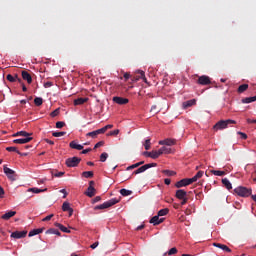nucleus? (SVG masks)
<instances>
[{"label": "nucleus", "mask_w": 256, "mask_h": 256, "mask_svg": "<svg viewBox=\"0 0 256 256\" xmlns=\"http://www.w3.org/2000/svg\"><path fill=\"white\" fill-rule=\"evenodd\" d=\"M229 125H237V121L227 119V120H219L213 127V131H222V129H227Z\"/></svg>", "instance_id": "1"}, {"label": "nucleus", "mask_w": 256, "mask_h": 256, "mask_svg": "<svg viewBox=\"0 0 256 256\" xmlns=\"http://www.w3.org/2000/svg\"><path fill=\"white\" fill-rule=\"evenodd\" d=\"M234 193L238 197L247 198V197H251V195H253V189L247 188L245 186H238L234 189Z\"/></svg>", "instance_id": "2"}, {"label": "nucleus", "mask_w": 256, "mask_h": 256, "mask_svg": "<svg viewBox=\"0 0 256 256\" xmlns=\"http://www.w3.org/2000/svg\"><path fill=\"white\" fill-rule=\"evenodd\" d=\"M119 201H121V199L112 198V199L104 202L103 204L95 206L94 209H95V211H99L101 209H109V207H113V205H117V203H119Z\"/></svg>", "instance_id": "3"}, {"label": "nucleus", "mask_w": 256, "mask_h": 256, "mask_svg": "<svg viewBox=\"0 0 256 256\" xmlns=\"http://www.w3.org/2000/svg\"><path fill=\"white\" fill-rule=\"evenodd\" d=\"M79 163H81V158H79L77 156L66 159V166L67 167H78Z\"/></svg>", "instance_id": "4"}, {"label": "nucleus", "mask_w": 256, "mask_h": 256, "mask_svg": "<svg viewBox=\"0 0 256 256\" xmlns=\"http://www.w3.org/2000/svg\"><path fill=\"white\" fill-rule=\"evenodd\" d=\"M151 167H157V163L145 164V165L139 167L138 169H136L133 172V175H139V173H145V171H147V169H151Z\"/></svg>", "instance_id": "5"}, {"label": "nucleus", "mask_w": 256, "mask_h": 256, "mask_svg": "<svg viewBox=\"0 0 256 256\" xmlns=\"http://www.w3.org/2000/svg\"><path fill=\"white\" fill-rule=\"evenodd\" d=\"M192 183H193L192 178H183V179L179 180L178 182H176L175 187L177 189H181V187H187V185H191Z\"/></svg>", "instance_id": "6"}, {"label": "nucleus", "mask_w": 256, "mask_h": 256, "mask_svg": "<svg viewBox=\"0 0 256 256\" xmlns=\"http://www.w3.org/2000/svg\"><path fill=\"white\" fill-rule=\"evenodd\" d=\"M3 171L10 181H15V171L4 165Z\"/></svg>", "instance_id": "7"}, {"label": "nucleus", "mask_w": 256, "mask_h": 256, "mask_svg": "<svg viewBox=\"0 0 256 256\" xmlns=\"http://www.w3.org/2000/svg\"><path fill=\"white\" fill-rule=\"evenodd\" d=\"M198 85H211V78L209 76L202 75L197 80Z\"/></svg>", "instance_id": "8"}, {"label": "nucleus", "mask_w": 256, "mask_h": 256, "mask_svg": "<svg viewBox=\"0 0 256 256\" xmlns=\"http://www.w3.org/2000/svg\"><path fill=\"white\" fill-rule=\"evenodd\" d=\"M159 145H167L168 147H171L173 145H177V140L173 138H167L164 140H160Z\"/></svg>", "instance_id": "9"}, {"label": "nucleus", "mask_w": 256, "mask_h": 256, "mask_svg": "<svg viewBox=\"0 0 256 256\" xmlns=\"http://www.w3.org/2000/svg\"><path fill=\"white\" fill-rule=\"evenodd\" d=\"M11 237L13 239H23L27 237V231H15L11 233Z\"/></svg>", "instance_id": "10"}, {"label": "nucleus", "mask_w": 256, "mask_h": 256, "mask_svg": "<svg viewBox=\"0 0 256 256\" xmlns=\"http://www.w3.org/2000/svg\"><path fill=\"white\" fill-rule=\"evenodd\" d=\"M112 101L114 103H117V105H127V103H129V99L123 98V97H119V96H114Z\"/></svg>", "instance_id": "11"}, {"label": "nucleus", "mask_w": 256, "mask_h": 256, "mask_svg": "<svg viewBox=\"0 0 256 256\" xmlns=\"http://www.w3.org/2000/svg\"><path fill=\"white\" fill-rule=\"evenodd\" d=\"M159 214H157L156 216H153L149 223H151L152 225L154 226H157V225H161V223H163V221H165V218H159Z\"/></svg>", "instance_id": "12"}, {"label": "nucleus", "mask_w": 256, "mask_h": 256, "mask_svg": "<svg viewBox=\"0 0 256 256\" xmlns=\"http://www.w3.org/2000/svg\"><path fill=\"white\" fill-rule=\"evenodd\" d=\"M62 211L68 212L69 217L73 216V208L71 207V204L69 202H64L62 204Z\"/></svg>", "instance_id": "13"}, {"label": "nucleus", "mask_w": 256, "mask_h": 256, "mask_svg": "<svg viewBox=\"0 0 256 256\" xmlns=\"http://www.w3.org/2000/svg\"><path fill=\"white\" fill-rule=\"evenodd\" d=\"M21 75H22V79L24 81H27L28 85H31V83H33V77L31 76V74L25 70H23L21 72Z\"/></svg>", "instance_id": "14"}, {"label": "nucleus", "mask_w": 256, "mask_h": 256, "mask_svg": "<svg viewBox=\"0 0 256 256\" xmlns=\"http://www.w3.org/2000/svg\"><path fill=\"white\" fill-rule=\"evenodd\" d=\"M30 141H33V137L15 139L13 140V143H16L18 145H25V143H29Z\"/></svg>", "instance_id": "15"}, {"label": "nucleus", "mask_w": 256, "mask_h": 256, "mask_svg": "<svg viewBox=\"0 0 256 256\" xmlns=\"http://www.w3.org/2000/svg\"><path fill=\"white\" fill-rule=\"evenodd\" d=\"M95 193H97V189H95V187L89 186L87 191L84 192V195L91 198L95 197Z\"/></svg>", "instance_id": "16"}, {"label": "nucleus", "mask_w": 256, "mask_h": 256, "mask_svg": "<svg viewBox=\"0 0 256 256\" xmlns=\"http://www.w3.org/2000/svg\"><path fill=\"white\" fill-rule=\"evenodd\" d=\"M176 199H185L187 197V191L183 190V189H179L176 191L175 194Z\"/></svg>", "instance_id": "17"}, {"label": "nucleus", "mask_w": 256, "mask_h": 256, "mask_svg": "<svg viewBox=\"0 0 256 256\" xmlns=\"http://www.w3.org/2000/svg\"><path fill=\"white\" fill-rule=\"evenodd\" d=\"M43 231H45V227L33 229L29 232L28 237H35V235H40Z\"/></svg>", "instance_id": "18"}, {"label": "nucleus", "mask_w": 256, "mask_h": 256, "mask_svg": "<svg viewBox=\"0 0 256 256\" xmlns=\"http://www.w3.org/2000/svg\"><path fill=\"white\" fill-rule=\"evenodd\" d=\"M70 149H76L77 151H82L83 145L77 144V141L73 140L69 143Z\"/></svg>", "instance_id": "19"}, {"label": "nucleus", "mask_w": 256, "mask_h": 256, "mask_svg": "<svg viewBox=\"0 0 256 256\" xmlns=\"http://www.w3.org/2000/svg\"><path fill=\"white\" fill-rule=\"evenodd\" d=\"M15 215H17L16 211H9L2 215L1 219H4V221H9V219H11V217H15Z\"/></svg>", "instance_id": "20"}, {"label": "nucleus", "mask_w": 256, "mask_h": 256, "mask_svg": "<svg viewBox=\"0 0 256 256\" xmlns=\"http://www.w3.org/2000/svg\"><path fill=\"white\" fill-rule=\"evenodd\" d=\"M54 227H57L58 229H60L62 233H71V230H69L67 227H65L63 224L59 222H55Z\"/></svg>", "instance_id": "21"}, {"label": "nucleus", "mask_w": 256, "mask_h": 256, "mask_svg": "<svg viewBox=\"0 0 256 256\" xmlns=\"http://www.w3.org/2000/svg\"><path fill=\"white\" fill-rule=\"evenodd\" d=\"M197 104V100L196 99H191V100H188L186 102L183 103V107L184 109H187L189 107H193V105H196Z\"/></svg>", "instance_id": "22"}, {"label": "nucleus", "mask_w": 256, "mask_h": 256, "mask_svg": "<svg viewBox=\"0 0 256 256\" xmlns=\"http://www.w3.org/2000/svg\"><path fill=\"white\" fill-rule=\"evenodd\" d=\"M46 234L47 235H57V237H61V232L55 228H49L47 231H46Z\"/></svg>", "instance_id": "23"}, {"label": "nucleus", "mask_w": 256, "mask_h": 256, "mask_svg": "<svg viewBox=\"0 0 256 256\" xmlns=\"http://www.w3.org/2000/svg\"><path fill=\"white\" fill-rule=\"evenodd\" d=\"M222 184L224 185V187H226V189H228V191H231V189H233V185L227 178L222 179Z\"/></svg>", "instance_id": "24"}, {"label": "nucleus", "mask_w": 256, "mask_h": 256, "mask_svg": "<svg viewBox=\"0 0 256 256\" xmlns=\"http://www.w3.org/2000/svg\"><path fill=\"white\" fill-rule=\"evenodd\" d=\"M89 101V98H77L74 100V105H83L84 103H87Z\"/></svg>", "instance_id": "25"}, {"label": "nucleus", "mask_w": 256, "mask_h": 256, "mask_svg": "<svg viewBox=\"0 0 256 256\" xmlns=\"http://www.w3.org/2000/svg\"><path fill=\"white\" fill-rule=\"evenodd\" d=\"M94 172L93 171H84L82 172V177H84L85 179H93L94 177Z\"/></svg>", "instance_id": "26"}, {"label": "nucleus", "mask_w": 256, "mask_h": 256, "mask_svg": "<svg viewBox=\"0 0 256 256\" xmlns=\"http://www.w3.org/2000/svg\"><path fill=\"white\" fill-rule=\"evenodd\" d=\"M210 173L212 175H216V177H223V175H227L225 171H221V170H210Z\"/></svg>", "instance_id": "27"}, {"label": "nucleus", "mask_w": 256, "mask_h": 256, "mask_svg": "<svg viewBox=\"0 0 256 256\" xmlns=\"http://www.w3.org/2000/svg\"><path fill=\"white\" fill-rule=\"evenodd\" d=\"M144 164H145V161H140V162H137L136 164H132L128 166L126 169L127 171H131V169H137V167H141V165H144Z\"/></svg>", "instance_id": "28"}, {"label": "nucleus", "mask_w": 256, "mask_h": 256, "mask_svg": "<svg viewBox=\"0 0 256 256\" xmlns=\"http://www.w3.org/2000/svg\"><path fill=\"white\" fill-rule=\"evenodd\" d=\"M247 89H249V84H242L238 87L237 93H239V94L245 93V91H247Z\"/></svg>", "instance_id": "29"}, {"label": "nucleus", "mask_w": 256, "mask_h": 256, "mask_svg": "<svg viewBox=\"0 0 256 256\" xmlns=\"http://www.w3.org/2000/svg\"><path fill=\"white\" fill-rule=\"evenodd\" d=\"M162 152L164 155H171V153H175V150L167 147V146H162Z\"/></svg>", "instance_id": "30"}, {"label": "nucleus", "mask_w": 256, "mask_h": 256, "mask_svg": "<svg viewBox=\"0 0 256 256\" xmlns=\"http://www.w3.org/2000/svg\"><path fill=\"white\" fill-rule=\"evenodd\" d=\"M29 135H32V134H29V132L22 130V131H19V132L13 134V137H19V136H21V137H29Z\"/></svg>", "instance_id": "31"}, {"label": "nucleus", "mask_w": 256, "mask_h": 256, "mask_svg": "<svg viewBox=\"0 0 256 256\" xmlns=\"http://www.w3.org/2000/svg\"><path fill=\"white\" fill-rule=\"evenodd\" d=\"M132 193H133V191L127 190L125 188H122L120 190V194L122 195V197H129V195H131Z\"/></svg>", "instance_id": "32"}, {"label": "nucleus", "mask_w": 256, "mask_h": 256, "mask_svg": "<svg viewBox=\"0 0 256 256\" xmlns=\"http://www.w3.org/2000/svg\"><path fill=\"white\" fill-rule=\"evenodd\" d=\"M165 215H169V208H164L158 211V217H165Z\"/></svg>", "instance_id": "33"}, {"label": "nucleus", "mask_w": 256, "mask_h": 256, "mask_svg": "<svg viewBox=\"0 0 256 256\" xmlns=\"http://www.w3.org/2000/svg\"><path fill=\"white\" fill-rule=\"evenodd\" d=\"M242 103H253L256 101V96L243 98Z\"/></svg>", "instance_id": "34"}, {"label": "nucleus", "mask_w": 256, "mask_h": 256, "mask_svg": "<svg viewBox=\"0 0 256 256\" xmlns=\"http://www.w3.org/2000/svg\"><path fill=\"white\" fill-rule=\"evenodd\" d=\"M162 173L164 175H167L168 177H173V176L177 175V172H175L173 170H162Z\"/></svg>", "instance_id": "35"}, {"label": "nucleus", "mask_w": 256, "mask_h": 256, "mask_svg": "<svg viewBox=\"0 0 256 256\" xmlns=\"http://www.w3.org/2000/svg\"><path fill=\"white\" fill-rule=\"evenodd\" d=\"M203 171H198L197 172V174L194 176V177H192L191 179H192V181H193V183H195L198 179H201V177H203Z\"/></svg>", "instance_id": "36"}, {"label": "nucleus", "mask_w": 256, "mask_h": 256, "mask_svg": "<svg viewBox=\"0 0 256 256\" xmlns=\"http://www.w3.org/2000/svg\"><path fill=\"white\" fill-rule=\"evenodd\" d=\"M34 105H36V107H41V105H43V98L41 97H36L34 99Z\"/></svg>", "instance_id": "37"}, {"label": "nucleus", "mask_w": 256, "mask_h": 256, "mask_svg": "<svg viewBox=\"0 0 256 256\" xmlns=\"http://www.w3.org/2000/svg\"><path fill=\"white\" fill-rule=\"evenodd\" d=\"M137 73H139L140 79H142L144 83H147V77H145V71H143V70H138Z\"/></svg>", "instance_id": "38"}, {"label": "nucleus", "mask_w": 256, "mask_h": 256, "mask_svg": "<svg viewBox=\"0 0 256 256\" xmlns=\"http://www.w3.org/2000/svg\"><path fill=\"white\" fill-rule=\"evenodd\" d=\"M29 191H31L32 193H45V191H47V188L45 189L30 188Z\"/></svg>", "instance_id": "39"}, {"label": "nucleus", "mask_w": 256, "mask_h": 256, "mask_svg": "<svg viewBox=\"0 0 256 256\" xmlns=\"http://www.w3.org/2000/svg\"><path fill=\"white\" fill-rule=\"evenodd\" d=\"M6 151H8L9 153H19V149H17V147L15 146L6 147Z\"/></svg>", "instance_id": "40"}, {"label": "nucleus", "mask_w": 256, "mask_h": 256, "mask_svg": "<svg viewBox=\"0 0 256 256\" xmlns=\"http://www.w3.org/2000/svg\"><path fill=\"white\" fill-rule=\"evenodd\" d=\"M119 133H120V130H119V129H116V130L110 131V132L107 134V137H116V135H118Z\"/></svg>", "instance_id": "41"}, {"label": "nucleus", "mask_w": 256, "mask_h": 256, "mask_svg": "<svg viewBox=\"0 0 256 256\" xmlns=\"http://www.w3.org/2000/svg\"><path fill=\"white\" fill-rule=\"evenodd\" d=\"M107 157H109V154H107V152H103V153L100 155V161H101V163H105V161H107Z\"/></svg>", "instance_id": "42"}, {"label": "nucleus", "mask_w": 256, "mask_h": 256, "mask_svg": "<svg viewBox=\"0 0 256 256\" xmlns=\"http://www.w3.org/2000/svg\"><path fill=\"white\" fill-rule=\"evenodd\" d=\"M144 147L146 151H149V149H151V139L145 140Z\"/></svg>", "instance_id": "43"}, {"label": "nucleus", "mask_w": 256, "mask_h": 256, "mask_svg": "<svg viewBox=\"0 0 256 256\" xmlns=\"http://www.w3.org/2000/svg\"><path fill=\"white\" fill-rule=\"evenodd\" d=\"M86 137H91L92 139H97V132H95V130L92 132H88L86 134Z\"/></svg>", "instance_id": "44"}, {"label": "nucleus", "mask_w": 256, "mask_h": 256, "mask_svg": "<svg viewBox=\"0 0 256 256\" xmlns=\"http://www.w3.org/2000/svg\"><path fill=\"white\" fill-rule=\"evenodd\" d=\"M150 159H159V156L157 154V150H152L151 151Z\"/></svg>", "instance_id": "45"}, {"label": "nucleus", "mask_w": 256, "mask_h": 256, "mask_svg": "<svg viewBox=\"0 0 256 256\" xmlns=\"http://www.w3.org/2000/svg\"><path fill=\"white\" fill-rule=\"evenodd\" d=\"M59 113H60V109L57 108L50 113V117H57L59 115Z\"/></svg>", "instance_id": "46"}, {"label": "nucleus", "mask_w": 256, "mask_h": 256, "mask_svg": "<svg viewBox=\"0 0 256 256\" xmlns=\"http://www.w3.org/2000/svg\"><path fill=\"white\" fill-rule=\"evenodd\" d=\"M67 132H53L52 135L54 137H63V135H66Z\"/></svg>", "instance_id": "47"}, {"label": "nucleus", "mask_w": 256, "mask_h": 256, "mask_svg": "<svg viewBox=\"0 0 256 256\" xmlns=\"http://www.w3.org/2000/svg\"><path fill=\"white\" fill-rule=\"evenodd\" d=\"M6 79H7V81H9L10 83H15V77H14L13 75H11V74H8V75L6 76Z\"/></svg>", "instance_id": "48"}, {"label": "nucleus", "mask_w": 256, "mask_h": 256, "mask_svg": "<svg viewBox=\"0 0 256 256\" xmlns=\"http://www.w3.org/2000/svg\"><path fill=\"white\" fill-rule=\"evenodd\" d=\"M237 135H240V138L243 139L244 141L247 140V134L245 132H237Z\"/></svg>", "instance_id": "49"}, {"label": "nucleus", "mask_w": 256, "mask_h": 256, "mask_svg": "<svg viewBox=\"0 0 256 256\" xmlns=\"http://www.w3.org/2000/svg\"><path fill=\"white\" fill-rule=\"evenodd\" d=\"M64 125H65V122L58 121V122H56V129H63Z\"/></svg>", "instance_id": "50"}, {"label": "nucleus", "mask_w": 256, "mask_h": 256, "mask_svg": "<svg viewBox=\"0 0 256 256\" xmlns=\"http://www.w3.org/2000/svg\"><path fill=\"white\" fill-rule=\"evenodd\" d=\"M103 145H105V141H99L94 145V149H99V147H103Z\"/></svg>", "instance_id": "51"}, {"label": "nucleus", "mask_w": 256, "mask_h": 256, "mask_svg": "<svg viewBox=\"0 0 256 256\" xmlns=\"http://www.w3.org/2000/svg\"><path fill=\"white\" fill-rule=\"evenodd\" d=\"M91 151H93L92 148L84 149L80 152V155H87V153H91Z\"/></svg>", "instance_id": "52"}, {"label": "nucleus", "mask_w": 256, "mask_h": 256, "mask_svg": "<svg viewBox=\"0 0 256 256\" xmlns=\"http://www.w3.org/2000/svg\"><path fill=\"white\" fill-rule=\"evenodd\" d=\"M95 132H96V135H104V133H106L105 128L103 127L98 130H95Z\"/></svg>", "instance_id": "53"}, {"label": "nucleus", "mask_w": 256, "mask_h": 256, "mask_svg": "<svg viewBox=\"0 0 256 256\" xmlns=\"http://www.w3.org/2000/svg\"><path fill=\"white\" fill-rule=\"evenodd\" d=\"M213 247H217L218 249H223L225 247V244L214 242Z\"/></svg>", "instance_id": "54"}, {"label": "nucleus", "mask_w": 256, "mask_h": 256, "mask_svg": "<svg viewBox=\"0 0 256 256\" xmlns=\"http://www.w3.org/2000/svg\"><path fill=\"white\" fill-rule=\"evenodd\" d=\"M168 255H177V249L175 247L171 248L168 251Z\"/></svg>", "instance_id": "55"}, {"label": "nucleus", "mask_w": 256, "mask_h": 256, "mask_svg": "<svg viewBox=\"0 0 256 256\" xmlns=\"http://www.w3.org/2000/svg\"><path fill=\"white\" fill-rule=\"evenodd\" d=\"M53 217H55V215L54 214H50V215H48V216H46L45 218H43L42 219V221H51V219H53Z\"/></svg>", "instance_id": "56"}, {"label": "nucleus", "mask_w": 256, "mask_h": 256, "mask_svg": "<svg viewBox=\"0 0 256 256\" xmlns=\"http://www.w3.org/2000/svg\"><path fill=\"white\" fill-rule=\"evenodd\" d=\"M3 197H5V189L0 185V199H3Z\"/></svg>", "instance_id": "57"}, {"label": "nucleus", "mask_w": 256, "mask_h": 256, "mask_svg": "<svg viewBox=\"0 0 256 256\" xmlns=\"http://www.w3.org/2000/svg\"><path fill=\"white\" fill-rule=\"evenodd\" d=\"M179 201H181V205H187V202L189 201V198H187V196H186V198H182Z\"/></svg>", "instance_id": "58"}, {"label": "nucleus", "mask_w": 256, "mask_h": 256, "mask_svg": "<svg viewBox=\"0 0 256 256\" xmlns=\"http://www.w3.org/2000/svg\"><path fill=\"white\" fill-rule=\"evenodd\" d=\"M44 87H45L46 89L49 88V87H53V82H51V81L45 82V83H44Z\"/></svg>", "instance_id": "59"}, {"label": "nucleus", "mask_w": 256, "mask_h": 256, "mask_svg": "<svg viewBox=\"0 0 256 256\" xmlns=\"http://www.w3.org/2000/svg\"><path fill=\"white\" fill-rule=\"evenodd\" d=\"M124 79L125 81H129V79H131V74L129 72L124 73Z\"/></svg>", "instance_id": "60"}, {"label": "nucleus", "mask_w": 256, "mask_h": 256, "mask_svg": "<svg viewBox=\"0 0 256 256\" xmlns=\"http://www.w3.org/2000/svg\"><path fill=\"white\" fill-rule=\"evenodd\" d=\"M222 251H225L226 253H231V248L224 244V248H222Z\"/></svg>", "instance_id": "61"}, {"label": "nucleus", "mask_w": 256, "mask_h": 256, "mask_svg": "<svg viewBox=\"0 0 256 256\" xmlns=\"http://www.w3.org/2000/svg\"><path fill=\"white\" fill-rule=\"evenodd\" d=\"M101 201V196H96L93 200L92 203H99Z\"/></svg>", "instance_id": "62"}, {"label": "nucleus", "mask_w": 256, "mask_h": 256, "mask_svg": "<svg viewBox=\"0 0 256 256\" xmlns=\"http://www.w3.org/2000/svg\"><path fill=\"white\" fill-rule=\"evenodd\" d=\"M103 128H104V131L107 133L108 129H113V125L112 124H108V125L104 126Z\"/></svg>", "instance_id": "63"}, {"label": "nucleus", "mask_w": 256, "mask_h": 256, "mask_svg": "<svg viewBox=\"0 0 256 256\" xmlns=\"http://www.w3.org/2000/svg\"><path fill=\"white\" fill-rule=\"evenodd\" d=\"M144 157H149L151 159V152L145 151L143 152Z\"/></svg>", "instance_id": "64"}]
</instances>
